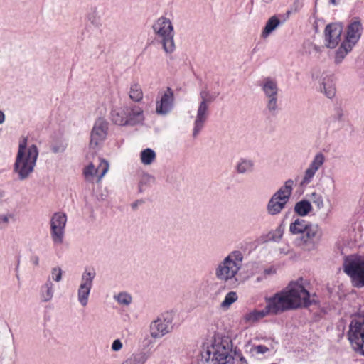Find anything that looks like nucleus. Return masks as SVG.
Wrapping results in <instances>:
<instances>
[{"mask_svg":"<svg viewBox=\"0 0 364 364\" xmlns=\"http://www.w3.org/2000/svg\"><path fill=\"white\" fill-rule=\"evenodd\" d=\"M280 313L311 304L309 292L302 278L291 282L287 287L272 296Z\"/></svg>","mask_w":364,"mask_h":364,"instance_id":"1","label":"nucleus"},{"mask_svg":"<svg viewBox=\"0 0 364 364\" xmlns=\"http://www.w3.org/2000/svg\"><path fill=\"white\" fill-rule=\"evenodd\" d=\"M39 155L37 146L28 143V137H22L14 165V173L20 181L27 179L33 172Z\"/></svg>","mask_w":364,"mask_h":364,"instance_id":"2","label":"nucleus"},{"mask_svg":"<svg viewBox=\"0 0 364 364\" xmlns=\"http://www.w3.org/2000/svg\"><path fill=\"white\" fill-rule=\"evenodd\" d=\"M232 341L228 338H215L201 353L202 358L213 364H240L234 358Z\"/></svg>","mask_w":364,"mask_h":364,"instance_id":"3","label":"nucleus"},{"mask_svg":"<svg viewBox=\"0 0 364 364\" xmlns=\"http://www.w3.org/2000/svg\"><path fill=\"white\" fill-rule=\"evenodd\" d=\"M243 259L242 252H230L217 264L215 269V277L225 283L237 281L243 266Z\"/></svg>","mask_w":364,"mask_h":364,"instance_id":"4","label":"nucleus"},{"mask_svg":"<svg viewBox=\"0 0 364 364\" xmlns=\"http://www.w3.org/2000/svg\"><path fill=\"white\" fill-rule=\"evenodd\" d=\"M217 95L205 88L200 91L199 103L196 107V115L193 117L192 137L196 139L200 134L208 121L209 107L215 101Z\"/></svg>","mask_w":364,"mask_h":364,"instance_id":"5","label":"nucleus"},{"mask_svg":"<svg viewBox=\"0 0 364 364\" xmlns=\"http://www.w3.org/2000/svg\"><path fill=\"white\" fill-rule=\"evenodd\" d=\"M217 95L205 88L200 91L199 103L196 107V115L193 117L192 137L196 139L200 134L208 121L209 107L215 101Z\"/></svg>","mask_w":364,"mask_h":364,"instance_id":"6","label":"nucleus"},{"mask_svg":"<svg viewBox=\"0 0 364 364\" xmlns=\"http://www.w3.org/2000/svg\"><path fill=\"white\" fill-rule=\"evenodd\" d=\"M294 182L292 179L284 184L271 197L267 206V213L271 215L279 214L285 207L291 195Z\"/></svg>","mask_w":364,"mask_h":364,"instance_id":"7","label":"nucleus"},{"mask_svg":"<svg viewBox=\"0 0 364 364\" xmlns=\"http://www.w3.org/2000/svg\"><path fill=\"white\" fill-rule=\"evenodd\" d=\"M343 269L350 277L354 287L358 288L364 287V257L353 255L346 258Z\"/></svg>","mask_w":364,"mask_h":364,"instance_id":"8","label":"nucleus"},{"mask_svg":"<svg viewBox=\"0 0 364 364\" xmlns=\"http://www.w3.org/2000/svg\"><path fill=\"white\" fill-rule=\"evenodd\" d=\"M95 277V270L90 267L85 268L81 274L80 284L77 290V298L78 303L82 307H85L88 304L89 297Z\"/></svg>","mask_w":364,"mask_h":364,"instance_id":"9","label":"nucleus"},{"mask_svg":"<svg viewBox=\"0 0 364 364\" xmlns=\"http://www.w3.org/2000/svg\"><path fill=\"white\" fill-rule=\"evenodd\" d=\"M262 90L267 99L266 108L271 114H276L279 110V87L275 80L267 77L261 84Z\"/></svg>","mask_w":364,"mask_h":364,"instance_id":"10","label":"nucleus"},{"mask_svg":"<svg viewBox=\"0 0 364 364\" xmlns=\"http://www.w3.org/2000/svg\"><path fill=\"white\" fill-rule=\"evenodd\" d=\"M174 28L170 18H161V44L166 54L172 58L171 55L176 50L174 41Z\"/></svg>","mask_w":364,"mask_h":364,"instance_id":"11","label":"nucleus"},{"mask_svg":"<svg viewBox=\"0 0 364 364\" xmlns=\"http://www.w3.org/2000/svg\"><path fill=\"white\" fill-rule=\"evenodd\" d=\"M321 237V230L318 225L311 223L299 238L296 240V245L304 250H314Z\"/></svg>","mask_w":364,"mask_h":364,"instance_id":"12","label":"nucleus"},{"mask_svg":"<svg viewBox=\"0 0 364 364\" xmlns=\"http://www.w3.org/2000/svg\"><path fill=\"white\" fill-rule=\"evenodd\" d=\"M348 335L353 348L364 355V316L351 321Z\"/></svg>","mask_w":364,"mask_h":364,"instance_id":"13","label":"nucleus"},{"mask_svg":"<svg viewBox=\"0 0 364 364\" xmlns=\"http://www.w3.org/2000/svg\"><path fill=\"white\" fill-rule=\"evenodd\" d=\"M108 170V162L100 157H97L85 167L83 174L87 181L93 182L96 179V181L99 183Z\"/></svg>","mask_w":364,"mask_h":364,"instance_id":"14","label":"nucleus"},{"mask_svg":"<svg viewBox=\"0 0 364 364\" xmlns=\"http://www.w3.org/2000/svg\"><path fill=\"white\" fill-rule=\"evenodd\" d=\"M267 305L262 310L253 309L245 314L242 316L243 321L247 324H253L269 314H280L272 296L266 299Z\"/></svg>","mask_w":364,"mask_h":364,"instance_id":"15","label":"nucleus"},{"mask_svg":"<svg viewBox=\"0 0 364 364\" xmlns=\"http://www.w3.org/2000/svg\"><path fill=\"white\" fill-rule=\"evenodd\" d=\"M67 216L65 213L58 212L53 214L50 219V235L55 245H60L63 242L65 228Z\"/></svg>","mask_w":364,"mask_h":364,"instance_id":"16","label":"nucleus"},{"mask_svg":"<svg viewBox=\"0 0 364 364\" xmlns=\"http://www.w3.org/2000/svg\"><path fill=\"white\" fill-rule=\"evenodd\" d=\"M320 71L314 70L312 73V78L318 80L319 90L328 98H333L336 95L335 77L330 73H322L319 76Z\"/></svg>","mask_w":364,"mask_h":364,"instance_id":"17","label":"nucleus"},{"mask_svg":"<svg viewBox=\"0 0 364 364\" xmlns=\"http://www.w3.org/2000/svg\"><path fill=\"white\" fill-rule=\"evenodd\" d=\"M109 124L106 119L100 117L94 123L90 133V146L96 147L100 145L107 135Z\"/></svg>","mask_w":364,"mask_h":364,"instance_id":"18","label":"nucleus"},{"mask_svg":"<svg viewBox=\"0 0 364 364\" xmlns=\"http://www.w3.org/2000/svg\"><path fill=\"white\" fill-rule=\"evenodd\" d=\"M326 160L323 154L317 153L309 164L308 168L305 170L302 177L301 185L306 186L312 182L316 172L323 166Z\"/></svg>","mask_w":364,"mask_h":364,"instance_id":"19","label":"nucleus"},{"mask_svg":"<svg viewBox=\"0 0 364 364\" xmlns=\"http://www.w3.org/2000/svg\"><path fill=\"white\" fill-rule=\"evenodd\" d=\"M343 26L338 23H332L325 28L326 46L330 48H336L341 40Z\"/></svg>","mask_w":364,"mask_h":364,"instance_id":"20","label":"nucleus"},{"mask_svg":"<svg viewBox=\"0 0 364 364\" xmlns=\"http://www.w3.org/2000/svg\"><path fill=\"white\" fill-rule=\"evenodd\" d=\"M176 313L174 310H167L161 315V336L173 331L176 326Z\"/></svg>","mask_w":364,"mask_h":364,"instance_id":"21","label":"nucleus"},{"mask_svg":"<svg viewBox=\"0 0 364 364\" xmlns=\"http://www.w3.org/2000/svg\"><path fill=\"white\" fill-rule=\"evenodd\" d=\"M175 105L173 90L167 87L161 96V115H167L172 112Z\"/></svg>","mask_w":364,"mask_h":364,"instance_id":"22","label":"nucleus"},{"mask_svg":"<svg viewBox=\"0 0 364 364\" xmlns=\"http://www.w3.org/2000/svg\"><path fill=\"white\" fill-rule=\"evenodd\" d=\"M234 171L236 174L245 176L252 173L255 171V161L249 158L241 157L234 164Z\"/></svg>","mask_w":364,"mask_h":364,"instance_id":"23","label":"nucleus"},{"mask_svg":"<svg viewBox=\"0 0 364 364\" xmlns=\"http://www.w3.org/2000/svg\"><path fill=\"white\" fill-rule=\"evenodd\" d=\"M127 124L129 126H135L143 123L145 117L143 109L137 105L127 106Z\"/></svg>","mask_w":364,"mask_h":364,"instance_id":"24","label":"nucleus"},{"mask_svg":"<svg viewBox=\"0 0 364 364\" xmlns=\"http://www.w3.org/2000/svg\"><path fill=\"white\" fill-rule=\"evenodd\" d=\"M361 29L360 21L358 20L353 21L348 26L345 41L354 46L360 37Z\"/></svg>","mask_w":364,"mask_h":364,"instance_id":"25","label":"nucleus"},{"mask_svg":"<svg viewBox=\"0 0 364 364\" xmlns=\"http://www.w3.org/2000/svg\"><path fill=\"white\" fill-rule=\"evenodd\" d=\"M55 293V286L50 279L41 286L39 289V299L41 302L46 303L50 301Z\"/></svg>","mask_w":364,"mask_h":364,"instance_id":"26","label":"nucleus"},{"mask_svg":"<svg viewBox=\"0 0 364 364\" xmlns=\"http://www.w3.org/2000/svg\"><path fill=\"white\" fill-rule=\"evenodd\" d=\"M112 122L119 126H126L127 124V106L117 107L112 111Z\"/></svg>","mask_w":364,"mask_h":364,"instance_id":"27","label":"nucleus"},{"mask_svg":"<svg viewBox=\"0 0 364 364\" xmlns=\"http://www.w3.org/2000/svg\"><path fill=\"white\" fill-rule=\"evenodd\" d=\"M311 223L304 219L297 218L289 225V231L292 235H301Z\"/></svg>","mask_w":364,"mask_h":364,"instance_id":"28","label":"nucleus"},{"mask_svg":"<svg viewBox=\"0 0 364 364\" xmlns=\"http://www.w3.org/2000/svg\"><path fill=\"white\" fill-rule=\"evenodd\" d=\"M279 24L280 21L276 16H273L269 18L261 33V37L262 38H267L279 26Z\"/></svg>","mask_w":364,"mask_h":364,"instance_id":"29","label":"nucleus"},{"mask_svg":"<svg viewBox=\"0 0 364 364\" xmlns=\"http://www.w3.org/2000/svg\"><path fill=\"white\" fill-rule=\"evenodd\" d=\"M353 46L350 43L343 41L339 48L336 50L335 55V63L339 64L343 60L345 56L350 52Z\"/></svg>","mask_w":364,"mask_h":364,"instance_id":"30","label":"nucleus"},{"mask_svg":"<svg viewBox=\"0 0 364 364\" xmlns=\"http://www.w3.org/2000/svg\"><path fill=\"white\" fill-rule=\"evenodd\" d=\"M311 209V203L305 200L296 203L294 207L295 212L300 216L306 215Z\"/></svg>","mask_w":364,"mask_h":364,"instance_id":"31","label":"nucleus"},{"mask_svg":"<svg viewBox=\"0 0 364 364\" xmlns=\"http://www.w3.org/2000/svg\"><path fill=\"white\" fill-rule=\"evenodd\" d=\"M156 153L152 149L147 148L140 154V159L144 165H150L156 159Z\"/></svg>","mask_w":364,"mask_h":364,"instance_id":"32","label":"nucleus"},{"mask_svg":"<svg viewBox=\"0 0 364 364\" xmlns=\"http://www.w3.org/2000/svg\"><path fill=\"white\" fill-rule=\"evenodd\" d=\"M129 95L130 99L134 102L141 101L143 98V92L140 85L136 83L132 84L130 86Z\"/></svg>","mask_w":364,"mask_h":364,"instance_id":"33","label":"nucleus"},{"mask_svg":"<svg viewBox=\"0 0 364 364\" xmlns=\"http://www.w3.org/2000/svg\"><path fill=\"white\" fill-rule=\"evenodd\" d=\"M238 299V296L235 291H230L228 292L225 296L224 300L220 304V308L224 310H228L230 309V306L237 301Z\"/></svg>","mask_w":364,"mask_h":364,"instance_id":"34","label":"nucleus"},{"mask_svg":"<svg viewBox=\"0 0 364 364\" xmlns=\"http://www.w3.org/2000/svg\"><path fill=\"white\" fill-rule=\"evenodd\" d=\"M114 299L120 305L129 306L132 302V296L127 291H122L114 295Z\"/></svg>","mask_w":364,"mask_h":364,"instance_id":"35","label":"nucleus"},{"mask_svg":"<svg viewBox=\"0 0 364 364\" xmlns=\"http://www.w3.org/2000/svg\"><path fill=\"white\" fill-rule=\"evenodd\" d=\"M68 144L65 140L56 141L51 145V151L55 154L63 153L65 151Z\"/></svg>","mask_w":364,"mask_h":364,"instance_id":"36","label":"nucleus"},{"mask_svg":"<svg viewBox=\"0 0 364 364\" xmlns=\"http://www.w3.org/2000/svg\"><path fill=\"white\" fill-rule=\"evenodd\" d=\"M310 200L318 210H321L324 207L323 198L321 194L313 192L311 194Z\"/></svg>","mask_w":364,"mask_h":364,"instance_id":"37","label":"nucleus"},{"mask_svg":"<svg viewBox=\"0 0 364 364\" xmlns=\"http://www.w3.org/2000/svg\"><path fill=\"white\" fill-rule=\"evenodd\" d=\"M150 333L152 338L155 339L158 338L159 335V323L157 319L151 322L150 326Z\"/></svg>","mask_w":364,"mask_h":364,"instance_id":"38","label":"nucleus"},{"mask_svg":"<svg viewBox=\"0 0 364 364\" xmlns=\"http://www.w3.org/2000/svg\"><path fill=\"white\" fill-rule=\"evenodd\" d=\"M50 280L59 282L62 279V270L60 267H55L51 270V276L49 278Z\"/></svg>","mask_w":364,"mask_h":364,"instance_id":"39","label":"nucleus"},{"mask_svg":"<svg viewBox=\"0 0 364 364\" xmlns=\"http://www.w3.org/2000/svg\"><path fill=\"white\" fill-rule=\"evenodd\" d=\"M268 351L269 348L267 346L262 345L255 346L252 348V352L256 354H264Z\"/></svg>","mask_w":364,"mask_h":364,"instance_id":"40","label":"nucleus"},{"mask_svg":"<svg viewBox=\"0 0 364 364\" xmlns=\"http://www.w3.org/2000/svg\"><path fill=\"white\" fill-rule=\"evenodd\" d=\"M97 11L92 10L87 14V19L92 24L97 23L99 21V17L97 16Z\"/></svg>","mask_w":364,"mask_h":364,"instance_id":"41","label":"nucleus"},{"mask_svg":"<svg viewBox=\"0 0 364 364\" xmlns=\"http://www.w3.org/2000/svg\"><path fill=\"white\" fill-rule=\"evenodd\" d=\"M123 347V344L122 341L119 339H115L111 346V349L114 352H118Z\"/></svg>","mask_w":364,"mask_h":364,"instance_id":"42","label":"nucleus"},{"mask_svg":"<svg viewBox=\"0 0 364 364\" xmlns=\"http://www.w3.org/2000/svg\"><path fill=\"white\" fill-rule=\"evenodd\" d=\"M283 235V232L280 228L277 229L271 235V239L274 241H279Z\"/></svg>","mask_w":364,"mask_h":364,"instance_id":"43","label":"nucleus"},{"mask_svg":"<svg viewBox=\"0 0 364 364\" xmlns=\"http://www.w3.org/2000/svg\"><path fill=\"white\" fill-rule=\"evenodd\" d=\"M280 254L287 255L291 252V248L288 245H283L278 248Z\"/></svg>","mask_w":364,"mask_h":364,"instance_id":"44","label":"nucleus"},{"mask_svg":"<svg viewBox=\"0 0 364 364\" xmlns=\"http://www.w3.org/2000/svg\"><path fill=\"white\" fill-rule=\"evenodd\" d=\"M309 46L310 48V50H309L310 53H318L321 52V48L316 45L309 43Z\"/></svg>","mask_w":364,"mask_h":364,"instance_id":"45","label":"nucleus"},{"mask_svg":"<svg viewBox=\"0 0 364 364\" xmlns=\"http://www.w3.org/2000/svg\"><path fill=\"white\" fill-rule=\"evenodd\" d=\"M12 218L11 215H4L0 216V222L8 223L9 220Z\"/></svg>","mask_w":364,"mask_h":364,"instance_id":"46","label":"nucleus"},{"mask_svg":"<svg viewBox=\"0 0 364 364\" xmlns=\"http://www.w3.org/2000/svg\"><path fill=\"white\" fill-rule=\"evenodd\" d=\"M6 116L4 112L0 110V124H3L5 121Z\"/></svg>","mask_w":364,"mask_h":364,"instance_id":"47","label":"nucleus"},{"mask_svg":"<svg viewBox=\"0 0 364 364\" xmlns=\"http://www.w3.org/2000/svg\"><path fill=\"white\" fill-rule=\"evenodd\" d=\"M153 29L156 33H159V26L157 23L153 25Z\"/></svg>","mask_w":364,"mask_h":364,"instance_id":"48","label":"nucleus"},{"mask_svg":"<svg viewBox=\"0 0 364 364\" xmlns=\"http://www.w3.org/2000/svg\"><path fill=\"white\" fill-rule=\"evenodd\" d=\"M138 356H139V357H140V358H139V359H140V360L141 361V364H143V363L145 362V360H146L145 355H144V354H140V355H139Z\"/></svg>","mask_w":364,"mask_h":364,"instance_id":"49","label":"nucleus"},{"mask_svg":"<svg viewBox=\"0 0 364 364\" xmlns=\"http://www.w3.org/2000/svg\"><path fill=\"white\" fill-rule=\"evenodd\" d=\"M38 262H39V259L38 257H36L33 258V264L35 265H38Z\"/></svg>","mask_w":364,"mask_h":364,"instance_id":"50","label":"nucleus"},{"mask_svg":"<svg viewBox=\"0 0 364 364\" xmlns=\"http://www.w3.org/2000/svg\"><path fill=\"white\" fill-rule=\"evenodd\" d=\"M156 112L158 114L159 113V101H156Z\"/></svg>","mask_w":364,"mask_h":364,"instance_id":"51","label":"nucleus"},{"mask_svg":"<svg viewBox=\"0 0 364 364\" xmlns=\"http://www.w3.org/2000/svg\"><path fill=\"white\" fill-rule=\"evenodd\" d=\"M330 2L333 4V5H337L338 4V1L337 0H330Z\"/></svg>","mask_w":364,"mask_h":364,"instance_id":"52","label":"nucleus"},{"mask_svg":"<svg viewBox=\"0 0 364 364\" xmlns=\"http://www.w3.org/2000/svg\"><path fill=\"white\" fill-rule=\"evenodd\" d=\"M136 207H137V203H134L132 204V208H135Z\"/></svg>","mask_w":364,"mask_h":364,"instance_id":"53","label":"nucleus"},{"mask_svg":"<svg viewBox=\"0 0 364 364\" xmlns=\"http://www.w3.org/2000/svg\"><path fill=\"white\" fill-rule=\"evenodd\" d=\"M330 181H331V183H332V184H333V183H334V180H333V178H331V179H330Z\"/></svg>","mask_w":364,"mask_h":364,"instance_id":"54","label":"nucleus"}]
</instances>
